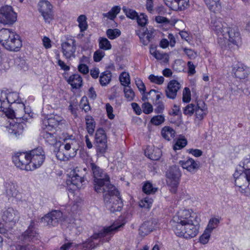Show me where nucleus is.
I'll use <instances>...</instances> for the list:
<instances>
[{
    "label": "nucleus",
    "instance_id": "obj_1",
    "mask_svg": "<svg viewBox=\"0 0 250 250\" xmlns=\"http://www.w3.org/2000/svg\"><path fill=\"white\" fill-rule=\"evenodd\" d=\"M173 229L175 234L186 239L196 236L199 232L200 218L191 210L182 209L179 211L172 219Z\"/></svg>",
    "mask_w": 250,
    "mask_h": 250
},
{
    "label": "nucleus",
    "instance_id": "obj_2",
    "mask_svg": "<svg viewBox=\"0 0 250 250\" xmlns=\"http://www.w3.org/2000/svg\"><path fill=\"white\" fill-rule=\"evenodd\" d=\"M0 43L5 49L11 52L19 51L22 45L20 36L12 29L8 28L0 30Z\"/></svg>",
    "mask_w": 250,
    "mask_h": 250
},
{
    "label": "nucleus",
    "instance_id": "obj_3",
    "mask_svg": "<svg viewBox=\"0 0 250 250\" xmlns=\"http://www.w3.org/2000/svg\"><path fill=\"white\" fill-rule=\"evenodd\" d=\"M124 224L118 225L114 223L112 225L103 227L98 233H94L93 235L85 242L83 244V250H91L94 249L98 245V243L95 242L99 238L106 237V241H108L111 236L119 230V229L123 227Z\"/></svg>",
    "mask_w": 250,
    "mask_h": 250
},
{
    "label": "nucleus",
    "instance_id": "obj_4",
    "mask_svg": "<svg viewBox=\"0 0 250 250\" xmlns=\"http://www.w3.org/2000/svg\"><path fill=\"white\" fill-rule=\"evenodd\" d=\"M103 196L105 206L108 209L113 212L121 210L122 202L116 188H115V192H107Z\"/></svg>",
    "mask_w": 250,
    "mask_h": 250
},
{
    "label": "nucleus",
    "instance_id": "obj_5",
    "mask_svg": "<svg viewBox=\"0 0 250 250\" xmlns=\"http://www.w3.org/2000/svg\"><path fill=\"white\" fill-rule=\"evenodd\" d=\"M28 154L31 170L40 167L45 160V153L41 147L30 150Z\"/></svg>",
    "mask_w": 250,
    "mask_h": 250
},
{
    "label": "nucleus",
    "instance_id": "obj_6",
    "mask_svg": "<svg viewBox=\"0 0 250 250\" xmlns=\"http://www.w3.org/2000/svg\"><path fill=\"white\" fill-rule=\"evenodd\" d=\"M240 166L244 169V171L239 175L238 172H235L233 176L235 179V185L237 187L244 186V184L248 182V177L246 175L250 173V157L245 158L241 163Z\"/></svg>",
    "mask_w": 250,
    "mask_h": 250
},
{
    "label": "nucleus",
    "instance_id": "obj_7",
    "mask_svg": "<svg viewBox=\"0 0 250 250\" xmlns=\"http://www.w3.org/2000/svg\"><path fill=\"white\" fill-rule=\"evenodd\" d=\"M94 188L96 192L99 193H104L115 191V186L110 184L109 177L104 178L94 179L93 180Z\"/></svg>",
    "mask_w": 250,
    "mask_h": 250
},
{
    "label": "nucleus",
    "instance_id": "obj_8",
    "mask_svg": "<svg viewBox=\"0 0 250 250\" xmlns=\"http://www.w3.org/2000/svg\"><path fill=\"white\" fill-rule=\"evenodd\" d=\"M17 20V13L11 6L6 5L0 8V23L12 25Z\"/></svg>",
    "mask_w": 250,
    "mask_h": 250
},
{
    "label": "nucleus",
    "instance_id": "obj_9",
    "mask_svg": "<svg viewBox=\"0 0 250 250\" xmlns=\"http://www.w3.org/2000/svg\"><path fill=\"white\" fill-rule=\"evenodd\" d=\"M167 183L169 187V190L172 193H176L179 184L181 173L178 169H172L166 174Z\"/></svg>",
    "mask_w": 250,
    "mask_h": 250
},
{
    "label": "nucleus",
    "instance_id": "obj_10",
    "mask_svg": "<svg viewBox=\"0 0 250 250\" xmlns=\"http://www.w3.org/2000/svg\"><path fill=\"white\" fill-rule=\"evenodd\" d=\"M12 161L16 167L22 170H31L28 152H17L12 157Z\"/></svg>",
    "mask_w": 250,
    "mask_h": 250
},
{
    "label": "nucleus",
    "instance_id": "obj_11",
    "mask_svg": "<svg viewBox=\"0 0 250 250\" xmlns=\"http://www.w3.org/2000/svg\"><path fill=\"white\" fill-rule=\"evenodd\" d=\"M52 5L46 0H40L38 3V9L46 22H50L53 19Z\"/></svg>",
    "mask_w": 250,
    "mask_h": 250
},
{
    "label": "nucleus",
    "instance_id": "obj_12",
    "mask_svg": "<svg viewBox=\"0 0 250 250\" xmlns=\"http://www.w3.org/2000/svg\"><path fill=\"white\" fill-rule=\"evenodd\" d=\"M62 217V213L60 210H54L43 216L41 221L45 226L49 227L57 226Z\"/></svg>",
    "mask_w": 250,
    "mask_h": 250
},
{
    "label": "nucleus",
    "instance_id": "obj_13",
    "mask_svg": "<svg viewBox=\"0 0 250 250\" xmlns=\"http://www.w3.org/2000/svg\"><path fill=\"white\" fill-rule=\"evenodd\" d=\"M95 143L99 152L104 153L105 151L107 148V138L105 131L103 128H99L96 130Z\"/></svg>",
    "mask_w": 250,
    "mask_h": 250
},
{
    "label": "nucleus",
    "instance_id": "obj_14",
    "mask_svg": "<svg viewBox=\"0 0 250 250\" xmlns=\"http://www.w3.org/2000/svg\"><path fill=\"white\" fill-rule=\"evenodd\" d=\"M1 218L5 223L15 224L19 221L20 216L18 210L13 208H8L2 210Z\"/></svg>",
    "mask_w": 250,
    "mask_h": 250
},
{
    "label": "nucleus",
    "instance_id": "obj_15",
    "mask_svg": "<svg viewBox=\"0 0 250 250\" xmlns=\"http://www.w3.org/2000/svg\"><path fill=\"white\" fill-rule=\"evenodd\" d=\"M211 27L218 36V42L222 41L224 36H228L229 27L226 23L219 20H214L212 22Z\"/></svg>",
    "mask_w": 250,
    "mask_h": 250
},
{
    "label": "nucleus",
    "instance_id": "obj_16",
    "mask_svg": "<svg viewBox=\"0 0 250 250\" xmlns=\"http://www.w3.org/2000/svg\"><path fill=\"white\" fill-rule=\"evenodd\" d=\"M18 98L17 93H7L5 91H0V105L2 108H5L10 106V104L16 103Z\"/></svg>",
    "mask_w": 250,
    "mask_h": 250
},
{
    "label": "nucleus",
    "instance_id": "obj_17",
    "mask_svg": "<svg viewBox=\"0 0 250 250\" xmlns=\"http://www.w3.org/2000/svg\"><path fill=\"white\" fill-rule=\"evenodd\" d=\"M232 73L236 78L242 80L248 78L250 71L244 64L238 62L232 66Z\"/></svg>",
    "mask_w": 250,
    "mask_h": 250
},
{
    "label": "nucleus",
    "instance_id": "obj_18",
    "mask_svg": "<svg viewBox=\"0 0 250 250\" xmlns=\"http://www.w3.org/2000/svg\"><path fill=\"white\" fill-rule=\"evenodd\" d=\"M75 43L76 41L74 39H70L62 43L63 55L66 58L69 59L75 56L76 49Z\"/></svg>",
    "mask_w": 250,
    "mask_h": 250
},
{
    "label": "nucleus",
    "instance_id": "obj_19",
    "mask_svg": "<svg viewBox=\"0 0 250 250\" xmlns=\"http://www.w3.org/2000/svg\"><path fill=\"white\" fill-rule=\"evenodd\" d=\"M181 87V84L177 81L175 80L170 81L165 90L167 97L172 100L175 99Z\"/></svg>",
    "mask_w": 250,
    "mask_h": 250
},
{
    "label": "nucleus",
    "instance_id": "obj_20",
    "mask_svg": "<svg viewBox=\"0 0 250 250\" xmlns=\"http://www.w3.org/2000/svg\"><path fill=\"white\" fill-rule=\"evenodd\" d=\"M195 113L197 122L201 121L207 116L208 113V106L204 101H197Z\"/></svg>",
    "mask_w": 250,
    "mask_h": 250
},
{
    "label": "nucleus",
    "instance_id": "obj_21",
    "mask_svg": "<svg viewBox=\"0 0 250 250\" xmlns=\"http://www.w3.org/2000/svg\"><path fill=\"white\" fill-rule=\"evenodd\" d=\"M42 136L45 142L50 145H54L57 141L55 130L48 127H44L42 132Z\"/></svg>",
    "mask_w": 250,
    "mask_h": 250
},
{
    "label": "nucleus",
    "instance_id": "obj_22",
    "mask_svg": "<svg viewBox=\"0 0 250 250\" xmlns=\"http://www.w3.org/2000/svg\"><path fill=\"white\" fill-rule=\"evenodd\" d=\"M228 36H224L222 41H219V43L223 45L226 43L229 42L233 44L236 43L237 39L239 38V33L235 31L234 29L229 27V32H227Z\"/></svg>",
    "mask_w": 250,
    "mask_h": 250
},
{
    "label": "nucleus",
    "instance_id": "obj_23",
    "mask_svg": "<svg viewBox=\"0 0 250 250\" xmlns=\"http://www.w3.org/2000/svg\"><path fill=\"white\" fill-rule=\"evenodd\" d=\"M76 143V141L74 140H69L66 141L65 143L61 145L60 147L63 148L65 152L70 154L71 157H73L77 154V149L75 145Z\"/></svg>",
    "mask_w": 250,
    "mask_h": 250
},
{
    "label": "nucleus",
    "instance_id": "obj_24",
    "mask_svg": "<svg viewBox=\"0 0 250 250\" xmlns=\"http://www.w3.org/2000/svg\"><path fill=\"white\" fill-rule=\"evenodd\" d=\"M25 124L23 123L10 124L8 127V133L16 138L22 134Z\"/></svg>",
    "mask_w": 250,
    "mask_h": 250
},
{
    "label": "nucleus",
    "instance_id": "obj_25",
    "mask_svg": "<svg viewBox=\"0 0 250 250\" xmlns=\"http://www.w3.org/2000/svg\"><path fill=\"white\" fill-rule=\"evenodd\" d=\"M17 104L18 109L15 111V118L27 121L31 117L30 113L28 110L26 111L25 105L23 103H18Z\"/></svg>",
    "mask_w": 250,
    "mask_h": 250
},
{
    "label": "nucleus",
    "instance_id": "obj_26",
    "mask_svg": "<svg viewBox=\"0 0 250 250\" xmlns=\"http://www.w3.org/2000/svg\"><path fill=\"white\" fill-rule=\"evenodd\" d=\"M179 164L184 169L190 172L195 171L199 168L198 164L192 158H189L187 160H181Z\"/></svg>",
    "mask_w": 250,
    "mask_h": 250
},
{
    "label": "nucleus",
    "instance_id": "obj_27",
    "mask_svg": "<svg viewBox=\"0 0 250 250\" xmlns=\"http://www.w3.org/2000/svg\"><path fill=\"white\" fill-rule=\"evenodd\" d=\"M37 234L35 229V222L32 220L28 229L24 232L22 236L25 241H30L36 237Z\"/></svg>",
    "mask_w": 250,
    "mask_h": 250
},
{
    "label": "nucleus",
    "instance_id": "obj_28",
    "mask_svg": "<svg viewBox=\"0 0 250 250\" xmlns=\"http://www.w3.org/2000/svg\"><path fill=\"white\" fill-rule=\"evenodd\" d=\"M67 82L73 88L78 89L83 85V79L78 74L71 75Z\"/></svg>",
    "mask_w": 250,
    "mask_h": 250
},
{
    "label": "nucleus",
    "instance_id": "obj_29",
    "mask_svg": "<svg viewBox=\"0 0 250 250\" xmlns=\"http://www.w3.org/2000/svg\"><path fill=\"white\" fill-rule=\"evenodd\" d=\"M90 167L92 171L93 178L94 179L104 178L106 177H109L104 170L94 163L90 164Z\"/></svg>",
    "mask_w": 250,
    "mask_h": 250
},
{
    "label": "nucleus",
    "instance_id": "obj_30",
    "mask_svg": "<svg viewBox=\"0 0 250 250\" xmlns=\"http://www.w3.org/2000/svg\"><path fill=\"white\" fill-rule=\"evenodd\" d=\"M143 32L141 33H137L140 39L141 42L145 45H147L152 38L153 32L152 30H148L147 28H143Z\"/></svg>",
    "mask_w": 250,
    "mask_h": 250
},
{
    "label": "nucleus",
    "instance_id": "obj_31",
    "mask_svg": "<svg viewBox=\"0 0 250 250\" xmlns=\"http://www.w3.org/2000/svg\"><path fill=\"white\" fill-rule=\"evenodd\" d=\"M62 121V118L59 116H54L49 118L47 120L44 121L45 127H48L51 129L55 130L56 126H58Z\"/></svg>",
    "mask_w": 250,
    "mask_h": 250
},
{
    "label": "nucleus",
    "instance_id": "obj_32",
    "mask_svg": "<svg viewBox=\"0 0 250 250\" xmlns=\"http://www.w3.org/2000/svg\"><path fill=\"white\" fill-rule=\"evenodd\" d=\"M5 192L8 197H16L18 194L17 185L13 183H6L5 185Z\"/></svg>",
    "mask_w": 250,
    "mask_h": 250
},
{
    "label": "nucleus",
    "instance_id": "obj_33",
    "mask_svg": "<svg viewBox=\"0 0 250 250\" xmlns=\"http://www.w3.org/2000/svg\"><path fill=\"white\" fill-rule=\"evenodd\" d=\"M154 229V226L152 221L144 222L140 227L139 233L142 235H146L149 233Z\"/></svg>",
    "mask_w": 250,
    "mask_h": 250
},
{
    "label": "nucleus",
    "instance_id": "obj_34",
    "mask_svg": "<svg viewBox=\"0 0 250 250\" xmlns=\"http://www.w3.org/2000/svg\"><path fill=\"white\" fill-rule=\"evenodd\" d=\"M162 136L167 141H170L175 137V130L169 126L164 127L161 131Z\"/></svg>",
    "mask_w": 250,
    "mask_h": 250
},
{
    "label": "nucleus",
    "instance_id": "obj_35",
    "mask_svg": "<svg viewBox=\"0 0 250 250\" xmlns=\"http://www.w3.org/2000/svg\"><path fill=\"white\" fill-rule=\"evenodd\" d=\"M112 74L109 70L102 72L100 76V83L102 86H106L111 81Z\"/></svg>",
    "mask_w": 250,
    "mask_h": 250
},
{
    "label": "nucleus",
    "instance_id": "obj_36",
    "mask_svg": "<svg viewBox=\"0 0 250 250\" xmlns=\"http://www.w3.org/2000/svg\"><path fill=\"white\" fill-rule=\"evenodd\" d=\"M86 130L90 135H93L95 128V122L93 117L89 115L85 117Z\"/></svg>",
    "mask_w": 250,
    "mask_h": 250
},
{
    "label": "nucleus",
    "instance_id": "obj_37",
    "mask_svg": "<svg viewBox=\"0 0 250 250\" xmlns=\"http://www.w3.org/2000/svg\"><path fill=\"white\" fill-rule=\"evenodd\" d=\"M174 4V5L172 8L173 10H184L189 5V0H177Z\"/></svg>",
    "mask_w": 250,
    "mask_h": 250
},
{
    "label": "nucleus",
    "instance_id": "obj_38",
    "mask_svg": "<svg viewBox=\"0 0 250 250\" xmlns=\"http://www.w3.org/2000/svg\"><path fill=\"white\" fill-rule=\"evenodd\" d=\"M205 2L210 11L215 12L220 8L219 0H204Z\"/></svg>",
    "mask_w": 250,
    "mask_h": 250
},
{
    "label": "nucleus",
    "instance_id": "obj_39",
    "mask_svg": "<svg viewBox=\"0 0 250 250\" xmlns=\"http://www.w3.org/2000/svg\"><path fill=\"white\" fill-rule=\"evenodd\" d=\"M83 182V178L80 176L78 174H75L72 176L70 181H67V184H69V183L70 182V184L75 186L78 188H80Z\"/></svg>",
    "mask_w": 250,
    "mask_h": 250
},
{
    "label": "nucleus",
    "instance_id": "obj_40",
    "mask_svg": "<svg viewBox=\"0 0 250 250\" xmlns=\"http://www.w3.org/2000/svg\"><path fill=\"white\" fill-rule=\"evenodd\" d=\"M143 191L146 194H151L155 193L158 190V188L153 186L152 183L149 182H146L143 186Z\"/></svg>",
    "mask_w": 250,
    "mask_h": 250
},
{
    "label": "nucleus",
    "instance_id": "obj_41",
    "mask_svg": "<svg viewBox=\"0 0 250 250\" xmlns=\"http://www.w3.org/2000/svg\"><path fill=\"white\" fill-rule=\"evenodd\" d=\"M86 17L84 15H81L77 19L79 27L81 32L85 31L88 27Z\"/></svg>",
    "mask_w": 250,
    "mask_h": 250
},
{
    "label": "nucleus",
    "instance_id": "obj_42",
    "mask_svg": "<svg viewBox=\"0 0 250 250\" xmlns=\"http://www.w3.org/2000/svg\"><path fill=\"white\" fill-rule=\"evenodd\" d=\"M120 82L122 85L125 86H128L130 84V76L128 73L123 72L119 76Z\"/></svg>",
    "mask_w": 250,
    "mask_h": 250
},
{
    "label": "nucleus",
    "instance_id": "obj_43",
    "mask_svg": "<svg viewBox=\"0 0 250 250\" xmlns=\"http://www.w3.org/2000/svg\"><path fill=\"white\" fill-rule=\"evenodd\" d=\"M125 98L127 101H132L135 97V93L130 86H125L124 88Z\"/></svg>",
    "mask_w": 250,
    "mask_h": 250
},
{
    "label": "nucleus",
    "instance_id": "obj_44",
    "mask_svg": "<svg viewBox=\"0 0 250 250\" xmlns=\"http://www.w3.org/2000/svg\"><path fill=\"white\" fill-rule=\"evenodd\" d=\"M99 42L100 49L107 50L111 48V44L106 38L101 37L99 40Z\"/></svg>",
    "mask_w": 250,
    "mask_h": 250
},
{
    "label": "nucleus",
    "instance_id": "obj_45",
    "mask_svg": "<svg viewBox=\"0 0 250 250\" xmlns=\"http://www.w3.org/2000/svg\"><path fill=\"white\" fill-rule=\"evenodd\" d=\"M56 155L58 160L63 161H67L70 158H71L70 156V154H68L67 152H65L64 151V149L63 148H61L60 147L59 150L57 152Z\"/></svg>",
    "mask_w": 250,
    "mask_h": 250
},
{
    "label": "nucleus",
    "instance_id": "obj_46",
    "mask_svg": "<svg viewBox=\"0 0 250 250\" xmlns=\"http://www.w3.org/2000/svg\"><path fill=\"white\" fill-rule=\"evenodd\" d=\"M106 34L109 39L114 40L119 37L121 34V32L117 28L108 29L106 30Z\"/></svg>",
    "mask_w": 250,
    "mask_h": 250
},
{
    "label": "nucleus",
    "instance_id": "obj_47",
    "mask_svg": "<svg viewBox=\"0 0 250 250\" xmlns=\"http://www.w3.org/2000/svg\"><path fill=\"white\" fill-rule=\"evenodd\" d=\"M196 107V104L192 103L188 104L186 106L183 110V113L185 115L191 116L195 112Z\"/></svg>",
    "mask_w": 250,
    "mask_h": 250
},
{
    "label": "nucleus",
    "instance_id": "obj_48",
    "mask_svg": "<svg viewBox=\"0 0 250 250\" xmlns=\"http://www.w3.org/2000/svg\"><path fill=\"white\" fill-rule=\"evenodd\" d=\"M123 11L126 17L129 19L134 20L137 17L138 13L133 9L124 6L123 7Z\"/></svg>",
    "mask_w": 250,
    "mask_h": 250
},
{
    "label": "nucleus",
    "instance_id": "obj_49",
    "mask_svg": "<svg viewBox=\"0 0 250 250\" xmlns=\"http://www.w3.org/2000/svg\"><path fill=\"white\" fill-rule=\"evenodd\" d=\"M153 203V200L149 197H146L141 200L139 203V206L141 208L149 209Z\"/></svg>",
    "mask_w": 250,
    "mask_h": 250
},
{
    "label": "nucleus",
    "instance_id": "obj_50",
    "mask_svg": "<svg viewBox=\"0 0 250 250\" xmlns=\"http://www.w3.org/2000/svg\"><path fill=\"white\" fill-rule=\"evenodd\" d=\"M148 79L151 82L159 85L162 84L165 80V79L163 76H155L153 74L149 75Z\"/></svg>",
    "mask_w": 250,
    "mask_h": 250
},
{
    "label": "nucleus",
    "instance_id": "obj_51",
    "mask_svg": "<svg viewBox=\"0 0 250 250\" xmlns=\"http://www.w3.org/2000/svg\"><path fill=\"white\" fill-rule=\"evenodd\" d=\"M219 222L220 221L218 218H211L209 221L206 229L212 232V231L217 227Z\"/></svg>",
    "mask_w": 250,
    "mask_h": 250
},
{
    "label": "nucleus",
    "instance_id": "obj_52",
    "mask_svg": "<svg viewBox=\"0 0 250 250\" xmlns=\"http://www.w3.org/2000/svg\"><path fill=\"white\" fill-rule=\"evenodd\" d=\"M211 232L206 229L200 237V242L203 244H206L209 241Z\"/></svg>",
    "mask_w": 250,
    "mask_h": 250
},
{
    "label": "nucleus",
    "instance_id": "obj_53",
    "mask_svg": "<svg viewBox=\"0 0 250 250\" xmlns=\"http://www.w3.org/2000/svg\"><path fill=\"white\" fill-rule=\"evenodd\" d=\"M187 144V141L185 138L178 139L173 146L174 150H179L184 147Z\"/></svg>",
    "mask_w": 250,
    "mask_h": 250
},
{
    "label": "nucleus",
    "instance_id": "obj_54",
    "mask_svg": "<svg viewBox=\"0 0 250 250\" xmlns=\"http://www.w3.org/2000/svg\"><path fill=\"white\" fill-rule=\"evenodd\" d=\"M158 92L155 90L151 89L149 91V92L148 93V95L149 96L148 98H146L145 96H143L142 100L143 101H145L147 99H149L150 100H154V98H153L154 97H155V99L156 101H158L160 98V95L157 94Z\"/></svg>",
    "mask_w": 250,
    "mask_h": 250
},
{
    "label": "nucleus",
    "instance_id": "obj_55",
    "mask_svg": "<svg viewBox=\"0 0 250 250\" xmlns=\"http://www.w3.org/2000/svg\"><path fill=\"white\" fill-rule=\"evenodd\" d=\"M165 117L163 115H157L152 117L151 119V123L155 125H159L164 123Z\"/></svg>",
    "mask_w": 250,
    "mask_h": 250
},
{
    "label": "nucleus",
    "instance_id": "obj_56",
    "mask_svg": "<svg viewBox=\"0 0 250 250\" xmlns=\"http://www.w3.org/2000/svg\"><path fill=\"white\" fill-rule=\"evenodd\" d=\"M191 100V93L190 89L188 87H185L183 91L182 100L183 102L188 103Z\"/></svg>",
    "mask_w": 250,
    "mask_h": 250
},
{
    "label": "nucleus",
    "instance_id": "obj_57",
    "mask_svg": "<svg viewBox=\"0 0 250 250\" xmlns=\"http://www.w3.org/2000/svg\"><path fill=\"white\" fill-rule=\"evenodd\" d=\"M136 19L137 20L138 25L143 27L147 23V16L144 14H141L140 15H137Z\"/></svg>",
    "mask_w": 250,
    "mask_h": 250
},
{
    "label": "nucleus",
    "instance_id": "obj_58",
    "mask_svg": "<svg viewBox=\"0 0 250 250\" xmlns=\"http://www.w3.org/2000/svg\"><path fill=\"white\" fill-rule=\"evenodd\" d=\"M153 54V57L157 60H164L165 62H167L168 61V55L166 53H162L159 51H157L156 52H154Z\"/></svg>",
    "mask_w": 250,
    "mask_h": 250
},
{
    "label": "nucleus",
    "instance_id": "obj_59",
    "mask_svg": "<svg viewBox=\"0 0 250 250\" xmlns=\"http://www.w3.org/2000/svg\"><path fill=\"white\" fill-rule=\"evenodd\" d=\"M105 53L101 50H98L95 51L93 55L94 61L96 62H100L103 58L104 56Z\"/></svg>",
    "mask_w": 250,
    "mask_h": 250
},
{
    "label": "nucleus",
    "instance_id": "obj_60",
    "mask_svg": "<svg viewBox=\"0 0 250 250\" xmlns=\"http://www.w3.org/2000/svg\"><path fill=\"white\" fill-rule=\"evenodd\" d=\"M135 82L139 90L143 93L145 92L146 86L143 81L140 79L137 78L135 80Z\"/></svg>",
    "mask_w": 250,
    "mask_h": 250
},
{
    "label": "nucleus",
    "instance_id": "obj_61",
    "mask_svg": "<svg viewBox=\"0 0 250 250\" xmlns=\"http://www.w3.org/2000/svg\"><path fill=\"white\" fill-rule=\"evenodd\" d=\"M143 112L146 114L151 113L153 111L152 105L149 103H145L142 104Z\"/></svg>",
    "mask_w": 250,
    "mask_h": 250
},
{
    "label": "nucleus",
    "instance_id": "obj_62",
    "mask_svg": "<svg viewBox=\"0 0 250 250\" xmlns=\"http://www.w3.org/2000/svg\"><path fill=\"white\" fill-rule=\"evenodd\" d=\"M156 108H155V112L156 113H161L164 110L165 106L164 103L159 101L158 102L156 103Z\"/></svg>",
    "mask_w": 250,
    "mask_h": 250
},
{
    "label": "nucleus",
    "instance_id": "obj_63",
    "mask_svg": "<svg viewBox=\"0 0 250 250\" xmlns=\"http://www.w3.org/2000/svg\"><path fill=\"white\" fill-rule=\"evenodd\" d=\"M78 69L80 72L83 74H86L89 72L88 67L84 63H80L78 66Z\"/></svg>",
    "mask_w": 250,
    "mask_h": 250
},
{
    "label": "nucleus",
    "instance_id": "obj_64",
    "mask_svg": "<svg viewBox=\"0 0 250 250\" xmlns=\"http://www.w3.org/2000/svg\"><path fill=\"white\" fill-rule=\"evenodd\" d=\"M106 110L107 114L108 117L110 119H113L115 116L113 114V107L109 104H106Z\"/></svg>",
    "mask_w": 250,
    "mask_h": 250
}]
</instances>
